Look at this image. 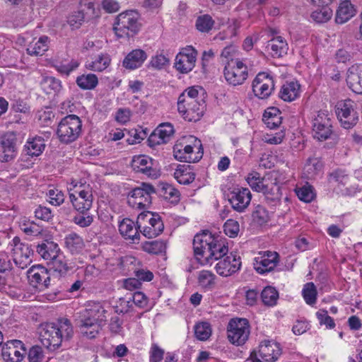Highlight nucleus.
<instances>
[{
    "label": "nucleus",
    "instance_id": "1",
    "mask_svg": "<svg viewBox=\"0 0 362 362\" xmlns=\"http://www.w3.org/2000/svg\"><path fill=\"white\" fill-rule=\"evenodd\" d=\"M106 310L100 303H90L76 320V327L81 334L88 339L97 337L106 321Z\"/></svg>",
    "mask_w": 362,
    "mask_h": 362
},
{
    "label": "nucleus",
    "instance_id": "2",
    "mask_svg": "<svg viewBox=\"0 0 362 362\" xmlns=\"http://www.w3.org/2000/svg\"><path fill=\"white\" fill-rule=\"evenodd\" d=\"M141 28L138 13L128 11L119 14L116 18L113 29L119 38L133 37Z\"/></svg>",
    "mask_w": 362,
    "mask_h": 362
},
{
    "label": "nucleus",
    "instance_id": "3",
    "mask_svg": "<svg viewBox=\"0 0 362 362\" xmlns=\"http://www.w3.org/2000/svg\"><path fill=\"white\" fill-rule=\"evenodd\" d=\"M82 122L75 115H69L64 117L59 123L57 134L59 141L69 144L76 141L81 132Z\"/></svg>",
    "mask_w": 362,
    "mask_h": 362
},
{
    "label": "nucleus",
    "instance_id": "4",
    "mask_svg": "<svg viewBox=\"0 0 362 362\" xmlns=\"http://www.w3.org/2000/svg\"><path fill=\"white\" fill-rule=\"evenodd\" d=\"M250 326L245 318H233L227 327L228 339L230 343L237 346L243 345L249 338Z\"/></svg>",
    "mask_w": 362,
    "mask_h": 362
},
{
    "label": "nucleus",
    "instance_id": "5",
    "mask_svg": "<svg viewBox=\"0 0 362 362\" xmlns=\"http://www.w3.org/2000/svg\"><path fill=\"white\" fill-rule=\"evenodd\" d=\"M154 194H156V188L151 184L141 182L140 186L129 192L128 203L130 206H136L140 209L148 208Z\"/></svg>",
    "mask_w": 362,
    "mask_h": 362
},
{
    "label": "nucleus",
    "instance_id": "6",
    "mask_svg": "<svg viewBox=\"0 0 362 362\" xmlns=\"http://www.w3.org/2000/svg\"><path fill=\"white\" fill-rule=\"evenodd\" d=\"M355 106L356 103L351 99L340 100L336 105V114L344 129L353 128L358 121V115Z\"/></svg>",
    "mask_w": 362,
    "mask_h": 362
},
{
    "label": "nucleus",
    "instance_id": "7",
    "mask_svg": "<svg viewBox=\"0 0 362 362\" xmlns=\"http://www.w3.org/2000/svg\"><path fill=\"white\" fill-rule=\"evenodd\" d=\"M13 259L16 265L23 269L32 262L33 251L28 243H22L20 238L16 236L12 240Z\"/></svg>",
    "mask_w": 362,
    "mask_h": 362
},
{
    "label": "nucleus",
    "instance_id": "8",
    "mask_svg": "<svg viewBox=\"0 0 362 362\" xmlns=\"http://www.w3.org/2000/svg\"><path fill=\"white\" fill-rule=\"evenodd\" d=\"M224 77L232 86H240L244 83L248 77L247 66L241 62H231L224 67Z\"/></svg>",
    "mask_w": 362,
    "mask_h": 362
},
{
    "label": "nucleus",
    "instance_id": "9",
    "mask_svg": "<svg viewBox=\"0 0 362 362\" xmlns=\"http://www.w3.org/2000/svg\"><path fill=\"white\" fill-rule=\"evenodd\" d=\"M206 107L205 101L177 102V110L182 117L188 122H197L202 117Z\"/></svg>",
    "mask_w": 362,
    "mask_h": 362
},
{
    "label": "nucleus",
    "instance_id": "10",
    "mask_svg": "<svg viewBox=\"0 0 362 362\" xmlns=\"http://www.w3.org/2000/svg\"><path fill=\"white\" fill-rule=\"evenodd\" d=\"M332 122L328 115L325 112H319L313 119V132L315 139L325 141L334 134Z\"/></svg>",
    "mask_w": 362,
    "mask_h": 362
},
{
    "label": "nucleus",
    "instance_id": "11",
    "mask_svg": "<svg viewBox=\"0 0 362 362\" xmlns=\"http://www.w3.org/2000/svg\"><path fill=\"white\" fill-rule=\"evenodd\" d=\"M252 88L256 97L267 99L274 90V81L269 74L260 72L253 80Z\"/></svg>",
    "mask_w": 362,
    "mask_h": 362
},
{
    "label": "nucleus",
    "instance_id": "12",
    "mask_svg": "<svg viewBox=\"0 0 362 362\" xmlns=\"http://www.w3.org/2000/svg\"><path fill=\"white\" fill-rule=\"evenodd\" d=\"M279 261L276 252L262 251L255 258L254 268L257 273L264 274L274 269Z\"/></svg>",
    "mask_w": 362,
    "mask_h": 362
},
{
    "label": "nucleus",
    "instance_id": "13",
    "mask_svg": "<svg viewBox=\"0 0 362 362\" xmlns=\"http://www.w3.org/2000/svg\"><path fill=\"white\" fill-rule=\"evenodd\" d=\"M26 353L24 344L20 340L8 341L2 345L1 356L5 362H21Z\"/></svg>",
    "mask_w": 362,
    "mask_h": 362
},
{
    "label": "nucleus",
    "instance_id": "14",
    "mask_svg": "<svg viewBox=\"0 0 362 362\" xmlns=\"http://www.w3.org/2000/svg\"><path fill=\"white\" fill-rule=\"evenodd\" d=\"M17 142L16 134L13 132H8L1 137L0 160L1 162H9L16 156Z\"/></svg>",
    "mask_w": 362,
    "mask_h": 362
},
{
    "label": "nucleus",
    "instance_id": "15",
    "mask_svg": "<svg viewBox=\"0 0 362 362\" xmlns=\"http://www.w3.org/2000/svg\"><path fill=\"white\" fill-rule=\"evenodd\" d=\"M197 55V52L192 47L183 48L175 57V69L182 74L189 73L195 66Z\"/></svg>",
    "mask_w": 362,
    "mask_h": 362
},
{
    "label": "nucleus",
    "instance_id": "16",
    "mask_svg": "<svg viewBox=\"0 0 362 362\" xmlns=\"http://www.w3.org/2000/svg\"><path fill=\"white\" fill-rule=\"evenodd\" d=\"M215 269L222 276H230L240 269L242 263L240 256L230 253L218 259Z\"/></svg>",
    "mask_w": 362,
    "mask_h": 362
},
{
    "label": "nucleus",
    "instance_id": "17",
    "mask_svg": "<svg viewBox=\"0 0 362 362\" xmlns=\"http://www.w3.org/2000/svg\"><path fill=\"white\" fill-rule=\"evenodd\" d=\"M58 332L59 331L55 323H46L40 332V339L43 345L52 350L58 349L62 342V337Z\"/></svg>",
    "mask_w": 362,
    "mask_h": 362
},
{
    "label": "nucleus",
    "instance_id": "18",
    "mask_svg": "<svg viewBox=\"0 0 362 362\" xmlns=\"http://www.w3.org/2000/svg\"><path fill=\"white\" fill-rule=\"evenodd\" d=\"M252 194L248 188L235 187L230 192L229 202L232 207L237 211H243L250 204Z\"/></svg>",
    "mask_w": 362,
    "mask_h": 362
},
{
    "label": "nucleus",
    "instance_id": "19",
    "mask_svg": "<svg viewBox=\"0 0 362 362\" xmlns=\"http://www.w3.org/2000/svg\"><path fill=\"white\" fill-rule=\"evenodd\" d=\"M69 199L74 208L78 212L89 211L93 204V194L91 189L75 190L69 194Z\"/></svg>",
    "mask_w": 362,
    "mask_h": 362
},
{
    "label": "nucleus",
    "instance_id": "20",
    "mask_svg": "<svg viewBox=\"0 0 362 362\" xmlns=\"http://www.w3.org/2000/svg\"><path fill=\"white\" fill-rule=\"evenodd\" d=\"M30 284L40 290L47 288L49 285L50 276L48 270L41 265L33 266L28 271Z\"/></svg>",
    "mask_w": 362,
    "mask_h": 362
},
{
    "label": "nucleus",
    "instance_id": "21",
    "mask_svg": "<svg viewBox=\"0 0 362 362\" xmlns=\"http://www.w3.org/2000/svg\"><path fill=\"white\" fill-rule=\"evenodd\" d=\"M174 133L173 126L169 123H162L150 134L148 139L149 146L166 144Z\"/></svg>",
    "mask_w": 362,
    "mask_h": 362
},
{
    "label": "nucleus",
    "instance_id": "22",
    "mask_svg": "<svg viewBox=\"0 0 362 362\" xmlns=\"http://www.w3.org/2000/svg\"><path fill=\"white\" fill-rule=\"evenodd\" d=\"M214 240V238L209 231H204L202 233L197 234L193 240V249L196 259L199 261L202 258H205L211 243Z\"/></svg>",
    "mask_w": 362,
    "mask_h": 362
},
{
    "label": "nucleus",
    "instance_id": "23",
    "mask_svg": "<svg viewBox=\"0 0 362 362\" xmlns=\"http://www.w3.org/2000/svg\"><path fill=\"white\" fill-rule=\"evenodd\" d=\"M174 157L176 160L185 163L198 162L203 155L202 144L196 156H193V147L190 145L182 146V144H176L173 147Z\"/></svg>",
    "mask_w": 362,
    "mask_h": 362
},
{
    "label": "nucleus",
    "instance_id": "24",
    "mask_svg": "<svg viewBox=\"0 0 362 362\" xmlns=\"http://www.w3.org/2000/svg\"><path fill=\"white\" fill-rule=\"evenodd\" d=\"M348 87L355 93L362 95V64L352 66L346 74Z\"/></svg>",
    "mask_w": 362,
    "mask_h": 362
},
{
    "label": "nucleus",
    "instance_id": "25",
    "mask_svg": "<svg viewBox=\"0 0 362 362\" xmlns=\"http://www.w3.org/2000/svg\"><path fill=\"white\" fill-rule=\"evenodd\" d=\"M281 354V349L274 341L264 340L259 346V355L261 358L267 362L276 361Z\"/></svg>",
    "mask_w": 362,
    "mask_h": 362
},
{
    "label": "nucleus",
    "instance_id": "26",
    "mask_svg": "<svg viewBox=\"0 0 362 362\" xmlns=\"http://www.w3.org/2000/svg\"><path fill=\"white\" fill-rule=\"evenodd\" d=\"M153 159L146 156H139L134 160V170L151 178L156 179L160 173L156 168H153Z\"/></svg>",
    "mask_w": 362,
    "mask_h": 362
},
{
    "label": "nucleus",
    "instance_id": "27",
    "mask_svg": "<svg viewBox=\"0 0 362 362\" xmlns=\"http://www.w3.org/2000/svg\"><path fill=\"white\" fill-rule=\"evenodd\" d=\"M146 58L147 54L143 49H136L125 57L122 65L127 69L133 70L140 67Z\"/></svg>",
    "mask_w": 362,
    "mask_h": 362
},
{
    "label": "nucleus",
    "instance_id": "28",
    "mask_svg": "<svg viewBox=\"0 0 362 362\" xmlns=\"http://www.w3.org/2000/svg\"><path fill=\"white\" fill-rule=\"evenodd\" d=\"M137 224L131 220L130 218H124L119 225V230L120 234L126 239L132 240H139L140 235Z\"/></svg>",
    "mask_w": 362,
    "mask_h": 362
},
{
    "label": "nucleus",
    "instance_id": "29",
    "mask_svg": "<svg viewBox=\"0 0 362 362\" xmlns=\"http://www.w3.org/2000/svg\"><path fill=\"white\" fill-rule=\"evenodd\" d=\"M141 230L142 234L148 238H153L160 235L163 229L164 225L158 214H156V218H151L148 226L144 225Z\"/></svg>",
    "mask_w": 362,
    "mask_h": 362
},
{
    "label": "nucleus",
    "instance_id": "30",
    "mask_svg": "<svg viewBox=\"0 0 362 362\" xmlns=\"http://www.w3.org/2000/svg\"><path fill=\"white\" fill-rule=\"evenodd\" d=\"M267 50H271L273 57L279 58L287 53L288 44L281 36L274 37L268 41L266 46Z\"/></svg>",
    "mask_w": 362,
    "mask_h": 362
},
{
    "label": "nucleus",
    "instance_id": "31",
    "mask_svg": "<svg viewBox=\"0 0 362 362\" xmlns=\"http://www.w3.org/2000/svg\"><path fill=\"white\" fill-rule=\"evenodd\" d=\"M262 120L268 128L276 129L282 122L281 112L276 107H269L264 111Z\"/></svg>",
    "mask_w": 362,
    "mask_h": 362
},
{
    "label": "nucleus",
    "instance_id": "32",
    "mask_svg": "<svg viewBox=\"0 0 362 362\" xmlns=\"http://www.w3.org/2000/svg\"><path fill=\"white\" fill-rule=\"evenodd\" d=\"M156 192L159 197L173 204H177L180 201L179 191L168 183H160Z\"/></svg>",
    "mask_w": 362,
    "mask_h": 362
},
{
    "label": "nucleus",
    "instance_id": "33",
    "mask_svg": "<svg viewBox=\"0 0 362 362\" xmlns=\"http://www.w3.org/2000/svg\"><path fill=\"white\" fill-rule=\"evenodd\" d=\"M228 248L223 243H220L214 239L207 247V255L205 257L206 262H209L210 259H214L218 260L226 256L228 253Z\"/></svg>",
    "mask_w": 362,
    "mask_h": 362
},
{
    "label": "nucleus",
    "instance_id": "34",
    "mask_svg": "<svg viewBox=\"0 0 362 362\" xmlns=\"http://www.w3.org/2000/svg\"><path fill=\"white\" fill-rule=\"evenodd\" d=\"M174 177L180 184L189 185L195 179V173L189 165H179L174 173Z\"/></svg>",
    "mask_w": 362,
    "mask_h": 362
},
{
    "label": "nucleus",
    "instance_id": "35",
    "mask_svg": "<svg viewBox=\"0 0 362 362\" xmlns=\"http://www.w3.org/2000/svg\"><path fill=\"white\" fill-rule=\"evenodd\" d=\"M354 6L349 1L341 2L337 11L335 21L337 23L342 24L348 21L355 15Z\"/></svg>",
    "mask_w": 362,
    "mask_h": 362
},
{
    "label": "nucleus",
    "instance_id": "36",
    "mask_svg": "<svg viewBox=\"0 0 362 362\" xmlns=\"http://www.w3.org/2000/svg\"><path fill=\"white\" fill-rule=\"evenodd\" d=\"M269 204L276 206L280 202L281 193L280 186L276 182H269L268 188L262 192Z\"/></svg>",
    "mask_w": 362,
    "mask_h": 362
},
{
    "label": "nucleus",
    "instance_id": "37",
    "mask_svg": "<svg viewBox=\"0 0 362 362\" xmlns=\"http://www.w3.org/2000/svg\"><path fill=\"white\" fill-rule=\"evenodd\" d=\"M299 89L300 86L297 83H286L281 86L279 96L284 101L291 102L298 97Z\"/></svg>",
    "mask_w": 362,
    "mask_h": 362
},
{
    "label": "nucleus",
    "instance_id": "38",
    "mask_svg": "<svg viewBox=\"0 0 362 362\" xmlns=\"http://www.w3.org/2000/svg\"><path fill=\"white\" fill-rule=\"evenodd\" d=\"M60 249L59 245L54 242H47L38 245L37 252L45 259H52L59 255Z\"/></svg>",
    "mask_w": 362,
    "mask_h": 362
},
{
    "label": "nucleus",
    "instance_id": "39",
    "mask_svg": "<svg viewBox=\"0 0 362 362\" xmlns=\"http://www.w3.org/2000/svg\"><path fill=\"white\" fill-rule=\"evenodd\" d=\"M64 243L66 248L72 254L80 252L84 247L83 238L75 233L67 235L64 238Z\"/></svg>",
    "mask_w": 362,
    "mask_h": 362
},
{
    "label": "nucleus",
    "instance_id": "40",
    "mask_svg": "<svg viewBox=\"0 0 362 362\" xmlns=\"http://www.w3.org/2000/svg\"><path fill=\"white\" fill-rule=\"evenodd\" d=\"M45 146L44 140L40 137H36L27 141L24 151L32 157L38 156L42 153Z\"/></svg>",
    "mask_w": 362,
    "mask_h": 362
},
{
    "label": "nucleus",
    "instance_id": "41",
    "mask_svg": "<svg viewBox=\"0 0 362 362\" xmlns=\"http://www.w3.org/2000/svg\"><path fill=\"white\" fill-rule=\"evenodd\" d=\"M323 168L322 160L318 158H308L303 168L304 173L306 174L308 179L314 178Z\"/></svg>",
    "mask_w": 362,
    "mask_h": 362
},
{
    "label": "nucleus",
    "instance_id": "42",
    "mask_svg": "<svg viewBox=\"0 0 362 362\" xmlns=\"http://www.w3.org/2000/svg\"><path fill=\"white\" fill-rule=\"evenodd\" d=\"M48 37H40L36 42L30 43L27 48V53L35 56L42 55L48 49Z\"/></svg>",
    "mask_w": 362,
    "mask_h": 362
},
{
    "label": "nucleus",
    "instance_id": "43",
    "mask_svg": "<svg viewBox=\"0 0 362 362\" xmlns=\"http://www.w3.org/2000/svg\"><path fill=\"white\" fill-rule=\"evenodd\" d=\"M247 182L253 190L262 192V190L268 188V183L270 181L261 177L258 173L253 172L247 176Z\"/></svg>",
    "mask_w": 362,
    "mask_h": 362
},
{
    "label": "nucleus",
    "instance_id": "44",
    "mask_svg": "<svg viewBox=\"0 0 362 362\" xmlns=\"http://www.w3.org/2000/svg\"><path fill=\"white\" fill-rule=\"evenodd\" d=\"M110 63V58L107 54H101L90 62H87L86 67L94 71H102L105 70Z\"/></svg>",
    "mask_w": 362,
    "mask_h": 362
},
{
    "label": "nucleus",
    "instance_id": "45",
    "mask_svg": "<svg viewBox=\"0 0 362 362\" xmlns=\"http://www.w3.org/2000/svg\"><path fill=\"white\" fill-rule=\"evenodd\" d=\"M333 15L329 5H322L311 13L312 19L317 23H324L329 21Z\"/></svg>",
    "mask_w": 362,
    "mask_h": 362
},
{
    "label": "nucleus",
    "instance_id": "46",
    "mask_svg": "<svg viewBox=\"0 0 362 362\" xmlns=\"http://www.w3.org/2000/svg\"><path fill=\"white\" fill-rule=\"evenodd\" d=\"M76 83L83 90H91L96 87L98 79L93 74H83L76 78Z\"/></svg>",
    "mask_w": 362,
    "mask_h": 362
},
{
    "label": "nucleus",
    "instance_id": "47",
    "mask_svg": "<svg viewBox=\"0 0 362 362\" xmlns=\"http://www.w3.org/2000/svg\"><path fill=\"white\" fill-rule=\"evenodd\" d=\"M40 86L47 94L58 93L62 88L60 80L52 76L44 77L40 82Z\"/></svg>",
    "mask_w": 362,
    "mask_h": 362
},
{
    "label": "nucleus",
    "instance_id": "48",
    "mask_svg": "<svg viewBox=\"0 0 362 362\" xmlns=\"http://www.w3.org/2000/svg\"><path fill=\"white\" fill-rule=\"evenodd\" d=\"M56 325L59 331L58 332L62 337V341H69L73 337L74 330L69 320L61 318L58 320Z\"/></svg>",
    "mask_w": 362,
    "mask_h": 362
},
{
    "label": "nucleus",
    "instance_id": "49",
    "mask_svg": "<svg viewBox=\"0 0 362 362\" xmlns=\"http://www.w3.org/2000/svg\"><path fill=\"white\" fill-rule=\"evenodd\" d=\"M51 260L54 273L59 276H65L69 270V267L65 260V257L63 255H59Z\"/></svg>",
    "mask_w": 362,
    "mask_h": 362
},
{
    "label": "nucleus",
    "instance_id": "50",
    "mask_svg": "<svg viewBox=\"0 0 362 362\" xmlns=\"http://www.w3.org/2000/svg\"><path fill=\"white\" fill-rule=\"evenodd\" d=\"M261 298L264 305L273 306L276 304L279 293L272 286H266L261 292Z\"/></svg>",
    "mask_w": 362,
    "mask_h": 362
},
{
    "label": "nucleus",
    "instance_id": "51",
    "mask_svg": "<svg viewBox=\"0 0 362 362\" xmlns=\"http://www.w3.org/2000/svg\"><path fill=\"white\" fill-rule=\"evenodd\" d=\"M238 50L236 47L232 45L226 47L221 54V59L222 62L226 65H228L231 62H241L242 60L237 57Z\"/></svg>",
    "mask_w": 362,
    "mask_h": 362
},
{
    "label": "nucleus",
    "instance_id": "52",
    "mask_svg": "<svg viewBox=\"0 0 362 362\" xmlns=\"http://www.w3.org/2000/svg\"><path fill=\"white\" fill-rule=\"evenodd\" d=\"M142 248L149 254L157 255L164 252L166 246L163 241L156 240L145 242L143 243Z\"/></svg>",
    "mask_w": 362,
    "mask_h": 362
},
{
    "label": "nucleus",
    "instance_id": "53",
    "mask_svg": "<svg viewBox=\"0 0 362 362\" xmlns=\"http://www.w3.org/2000/svg\"><path fill=\"white\" fill-rule=\"evenodd\" d=\"M216 276L209 271L202 270L198 275V283L199 284L207 289H211L215 284Z\"/></svg>",
    "mask_w": 362,
    "mask_h": 362
},
{
    "label": "nucleus",
    "instance_id": "54",
    "mask_svg": "<svg viewBox=\"0 0 362 362\" xmlns=\"http://www.w3.org/2000/svg\"><path fill=\"white\" fill-rule=\"evenodd\" d=\"M302 293L307 304L313 305L316 303L317 290L313 282L304 285Z\"/></svg>",
    "mask_w": 362,
    "mask_h": 362
},
{
    "label": "nucleus",
    "instance_id": "55",
    "mask_svg": "<svg viewBox=\"0 0 362 362\" xmlns=\"http://www.w3.org/2000/svg\"><path fill=\"white\" fill-rule=\"evenodd\" d=\"M252 220L258 225H263L269 221V216L268 211L261 205H257L252 214Z\"/></svg>",
    "mask_w": 362,
    "mask_h": 362
},
{
    "label": "nucleus",
    "instance_id": "56",
    "mask_svg": "<svg viewBox=\"0 0 362 362\" xmlns=\"http://www.w3.org/2000/svg\"><path fill=\"white\" fill-rule=\"evenodd\" d=\"M214 24V21L209 15L199 16L196 21L197 29L202 33L209 32Z\"/></svg>",
    "mask_w": 362,
    "mask_h": 362
},
{
    "label": "nucleus",
    "instance_id": "57",
    "mask_svg": "<svg viewBox=\"0 0 362 362\" xmlns=\"http://www.w3.org/2000/svg\"><path fill=\"white\" fill-rule=\"evenodd\" d=\"M194 334L196 337L201 341L208 339L211 334V329L209 323L201 322L196 325L194 327Z\"/></svg>",
    "mask_w": 362,
    "mask_h": 362
},
{
    "label": "nucleus",
    "instance_id": "58",
    "mask_svg": "<svg viewBox=\"0 0 362 362\" xmlns=\"http://www.w3.org/2000/svg\"><path fill=\"white\" fill-rule=\"evenodd\" d=\"M199 90H202V88L199 87L192 86L185 89L180 95L177 102H185V100L197 101Z\"/></svg>",
    "mask_w": 362,
    "mask_h": 362
},
{
    "label": "nucleus",
    "instance_id": "59",
    "mask_svg": "<svg viewBox=\"0 0 362 362\" xmlns=\"http://www.w3.org/2000/svg\"><path fill=\"white\" fill-rule=\"evenodd\" d=\"M85 9L78 10L68 18V23L72 29L78 28L86 18H88L85 13Z\"/></svg>",
    "mask_w": 362,
    "mask_h": 362
},
{
    "label": "nucleus",
    "instance_id": "60",
    "mask_svg": "<svg viewBox=\"0 0 362 362\" xmlns=\"http://www.w3.org/2000/svg\"><path fill=\"white\" fill-rule=\"evenodd\" d=\"M88 211L78 212L73 218L74 223L82 228L90 226L93 222V216L90 215Z\"/></svg>",
    "mask_w": 362,
    "mask_h": 362
},
{
    "label": "nucleus",
    "instance_id": "61",
    "mask_svg": "<svg viewBox=\"0 0 362 362\" xmlns=\"http://www.w3.org/2000/svg\"><path fill=\"white\" fill-rule=\"evenodd\" d=\"M296 194L298 198L305 202H310L315 198V193L312 186H303L296 189Z\"/></svg>",
    "mask_w": 362,
    "mask_h": 362
},
{
    "label": "nucleus",
    "instance_id": "62",
    "mask_svg": "<svg viewBox=\"0 0 362 362\" xmlns=\"http://www.w3.org/2000/svg\"><path fill=\"white\" fill-rule=\"evenodd\" d=\"M29 362H42L45 358L44 351L40 346H33L28 351Z\"/></svg>",
    "mask_w": 362,
    "mask_h": 362
},
{
    "label": "nucleus",
    "instance_id": "63",
    "mask_svg": "<svg viewBox=\"0 0 362 362\" xmlns=\"http://www.w3.org/2000/svg\"><path fill=\"white\" fill-rule=\"evenodd\" d=\"M223 230L226 235L230 238H235L240 231L239 223L233 219H228L223 226Z\"/></svg>",
    "mask_w": 362,
    "mask_h": 362
},
{
    "label": "nucleus",
    "instance_id": "64",
    "mask_svg": "<svg viewBox=\"0 0 362 362\" xmlns=\"http://www.w3.org/2000/svg\"><path fill=\"white\" fill-rule=\"evenodd\" d=\"M52 205L59 206L64 202V193L58 189H51L47 193Z\"/></svg>",
    "mask_w": 362,
    "mask_h": 362
}]
</instances>
